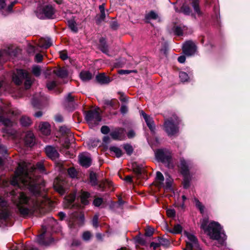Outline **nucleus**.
<instances>
[{"mask_svg":"<svg viewBox=\"0 0 250 250\" xmlns=\"http://www.w3.org/2000/svg\"><path fill=\"white\" fill-rule=\"evenodd\" d=\"M20 122L21 125L24 126H29L32 123L30 118L26 116H23L21 117L20 120Z\"/></svg>","mask_w":250,"mask_h":250,"instance_id":"a878e982","label":"nucleus"},{"mask_svg":"<svg viewBox=\"0 0 250 250\" xmlns=\"http://www.w3.org/2000/svg\"><path fill=\"white\" fill-rule=\"evenodd\" d=\"M164 129L168 136L176 135L179 131L178 125L174 124L169 119H166L165 121L164 125Z\"/></svg>","mask_w":250,"mask_h":250,"instance_id":"423d86ee","label":"nucleus"},{"mask_svg":"<svg viewBox=\"0 0 250 250\" xmlns=\"http://www.w3.org/2000/svg\"><path fill=\"white\" fill-rule=\"evenodd\" d=\"M39 129L41 132L45 135H48L50 133V125L48 123L42 122L39 125Z\"/></svg>","mask_w":250,"mask_h":250,"instance_id":"aec40b11","label":"nucleus"},{"mask_svg":"<svg viewBox=\"0 0 250 250\" xmlns=\"http://www.w3.org/2000/svg\"><path fill=\"white\" fill-rule=\"evenodd\" d=\"M32 84V81L31 79L30 75L28 76L27 78L25 79V81L24 83V85L26 89H28Z\"/></svg>","mask_w":250,"mask_h":250,"instance_id":"a18cd8bd","label":"nucleus"},{"mask_svg":"<svg viewBox=\"0 0 250 250\" xmlns=\"http://www.w3.org/2000/svg\"><path fill=\"white\" fill-rule=\"evenodd\" d=\"M52 45V42L50 39L42 38L40 39L38 45L40 47L48 48Z\"/></svg>","mask_w":250,"mask_h":250,"instance_id":"412c9836","label":"nucleus"},{"mask_svg":"<svg viewBox=\"0 0 250 250\" xmlns=\"http://www.w3.org/2000/svg\"><path fill=\"white\" fill-rule=\"evenodd\" d=\"M158 241L160 246L167 247L170 244L169 241L165 238H158Z\"/></svg>","mask_w":250,"mask_h":250,"instance_id":"4c0bfd02","label":"nucleus"},{"mask_svg":"<svg viewBox=\"0 0 250 250\" xmlns=\"http://www.w3.org/2000/svg\"><path fill=\"white\" fill-rule=\"evenodd\" d=\"M183 52L188 56L193 55L196 51V46L192 41L186 42L183 45Z\"/></svg>","mask_w":250,"mask_h":250,"instance_id":"0eeeda50","label":"nucleus"},{"mask_svg":"<svg viewBox=\"0 0 250 250\" xmlns=\"http://www.w3.org/2000/svg\"><path fill=\"white\" fill-rule=\"evenodd\" d=\"M167 231L169 232L174 233V234H178L180 233L182 230V228L181 225L179 224H177L174 226L173 229H167Z\"/></svg>","mask_w":250,"mask_h":250,"instance_id":"c85d7f7f","label":"nucleus"},{"mask_svg":"<svg viewBox=\"0 0 250 250\" xmlns=\"http://www.w3.org/2000/svg\"><path fill=\"white\" fill-rule=\"evenodd\" d=\"M92 224L93 226L97 228L98 226V216L97 215H95L92 220Z\"/></svg>","mask_w":250,"mask_h":250,"instance_id":"6e6d98bb","label":"nucleus"},{"mask_svg":"<svg viewBox=\"0 0 250 250\" xmlns=\"http://www.w3.org/2000/svg\"><path fill=\"white\" fill-rule=\"evenodd\" d=\"M68 24L70 29L74 32H77L78 28L76 26V23L73 20H69L68 21Z\"/></svg>","mask_w":250,"mask_h":250,"instance_id":"72a5a7b5","label":"nucleus"},{"mask_svg":"<svg viewBox=\"0 0 250 250\" xmlns=\"http://www.w3.org/2000/svg\"><path fill=\"white\" fill-rule=\"evenodd\" d=\"M53 72L57 76L61 78H64L68 75L67 71L65 68H60L54 70Z\"/></svg>","mask_w":250,"mask_h":250,"instance_id":"5701e85b","label":"nucleus"},{"mask_svg":"<svg viewBox=\"0 0 250 250\" xmlns=\"http://www.w3.org/2000/svg\"><path fill=\"white\" fill-rule=\"evenodd\" d=\"M36 169L43 172L44 170L43 164L38 163L35 167L31 164L21 162L19 164L15 176L10 181L11 185L14 186L29 189L34 196L37 198L36 201L33 198L29 199L17 189L10 192L12 200L17 205L20 213L22 215H27L32 209L39 210L42 212V208L47 203H49V200L42 193V188L44 184L39 186L41 180L34 178Z\"/></svg>","mask_w":250,"mask_h":250,"instance_id":"f257e3e1","label":"nucleus"},{"mask_svg":"<svg viewBox=\"0 0 250 250\" xmlns=\"http://www.w3.org/2000/svg\"><path fill=\"white\" fill-rule=\"evenodd\" d=\"M60 131L62 134H68L70 132V129L66 126H61L60 128Z\"/></svg>","mask_w":250,"mask_h":250,"instance_id":"8fccbe9b","label":"nucleus"},{"mask_svg":"<svg viewBox=\"0 0 250 250\" xmlns=\"http://www.w3.org/2000/svg\"><path fill=\"white\" fill-rule=\"evenodd\" d=\"M156 159L163 163H169L171 159V152L167 149H158L155 152Z\"/></svg>","mask_w":250,"mask_h":250,"instance_id":"39448f33","label":"nucleus"},{"mask_svg":"<svg viewBox=\"0 0 250 250\" xmlns=\"http://www.w3.org/2000/svg\"><path fill=\"white\" fill-rule=\"evenodd\" d=\"M101 131L102 133L106 134L109 132L110 129L108 126L106 125H104L101 127Z\"/></svg>","mask_w":250,"mask_h":250,"instance_id":"864d4df0","label":"nucleus"},{"mask_svg":"<svg viewBox=\"0 0 250 250\" xmlns=\"http://www.w3.org/2000/svg\"><path fill=\"white\" fill-rule=\"evenodd\" d=\"M164 181V177L161 172L157 171L156 173V182L159 187H161L163 186V182Z\"/></svg>","mask_w":250,"mask_h":250,"instance_id":"393cba45","label":"nucleus"},{"mask_svg":"<svg viewBox=\"0 0 250 250\" xmlns=\"http://www.w3.org/2000/svg\"><path fill=\"white\" fill-rule=\"evenodd\" d=\"M172 184V181L170 179H167L166 181V186L165 188L166 189H169L170 188Z\"/></svg>","mask_w":250,"mask_h":250,"instance_id":"4d7b16f0","label":"nucleus"},{"mask_svg":"<svg viewBox=\"0 0 250 250\" xmlns=\"http://www.w3.org/2000/svg\"><path fill=\"white\" fill-rule=\"evenodd\" d=\"M184 179L183 182V186L185 188H188L189 186V182L190 180V176L189 174L187 175H183Z\"/></svg>","mask_w":250,"mask_h":250,"instance_id":"c9c22d12","label":"nucleus"},{"mask_svg":"<svg viewBox=\"0 0 250 250\" xmlns=\"http://www.w3.org/2000/svg\"><path fill=\"white\" fill-rule=\"evenodd\" d=\"M75 200V196L74 195H71V196L69 197L67 200L69 204V205L68 206V207L71 208L73 205H71V204L74 202Z\"/></svg>","mask_w":250,"mask_h":250,"instance_id":"13d9d810","label":"nucleus"},{"mask_svg":"<svg viewBox=\"0 0 250 250\" xmlns=\"http://www.w3.org/2000/svg\"><path fill=\"white\" fill-rule=\"evenodd\" d=\"M24 142L27 146L31 147L35 143V139L33 133L31 131H28L26 133L24 137Z\"/></svg>","mask_w":250,"mask_h":250,"instance_id":"f3484780","label":"nucleus"},{"mask_svg":"<svg viewBox=\"0 0 250 250\" xmlns=\"http://www.w3.org/2000/svg\"><path fill=\"white\" fill-rule=\"evenodd\" d=\"M91 237V234L89 231H85L83 234V238L85 241L89 240Z\"/></svg>","mask_w":250,"mask_h":250,"instance_id":"3c124183","label":"nucleus"},{"mask_svg":"<svg viewBox=\"0 0 250 250\" xmlns=\"http://www.w3.org/2000/svg\"><path fill=\"white\" fill-rule=\"evenodd\" d=\"M118 73L121 75H127L131 73V71L128 70H119Z\"/></svg>","mask_w":250,"mask_h":250,"instance_id":"338daca9","label":"nucleus"},{"mask_svg":"<svg viewBox=\"0 0 250 250\" xmlns=\"http://www.w3.org/2000/svg\"><path fill=\"white\" fill-rule=\"evenodd\" d=\"M190 4L194 9V12L197 14L198 16L202 15V12L199 7V0H189Z\"/></svg>","mask_w":250,"mask_h":250,"instance_id":"4be33fe9","label":"nucleus"},{"mask_svg":"<svg viewBox=\"0 0 250 250\" xmlns=\"http://www.w3.org/2000/svg\"><path fill=\"white\" fill-rule=\"evenodd\" d=\"M185 28V26L183 28L179 26H175L173 28V31L176 35L181 36L182 35L183 31Z\"/></svg>","mask_w":250,"mask_h":250,"instance_id":"a19ab883","label":"nucleus"},{"mask_svg":"<svg viewBox=\"0 0 250 250\" xmlns=\"http://www.w3.org/2000/svg\"><path fill=\"white\" fill-rule=\"evenodd\" d=\"M179 78H180V80L183 82H187L189 79L188 75L184 72H180L179 73Z\"/></svg>","mask_w":250,"mask_h":250,"instance_id":"ea45409f","label":"nucleus"},{"mask_svg":"<svg viewBox=\"0 0 250 250\" xmlns=\"http://www.w3.org/2000/svg\"><path fill=\"white\" fill-rule=\"evenodd\" d=\"M79 161L82 166L87 167L90 166L91 159L89 154L83 153L79 155Z\"/></svg>","mask_w":250,"mask_h":250,"instance_id":"4468645a","label":"nucleus"},{"mask_svg":"<svg viewBox=\"0 0 250 250\" xmlns=\"http://www.w3.org/2000/svg\"><path fill=\"white\" fill-rule=\"evenodd\" d=\"M1 122H2L5 126H12L13 125V122L11 120L8 119L4 118L2 116Z\"/></svg>","mask_w":250,"mask_h":250,"instance_id":"c03bdc74","label":"nucleus"},{"mask_svg":"<svg viewBox=\"0 0 250 250\" xmlns=\"http://www.w3.org/2000/svg\"><path fill=\"white\" fill-rule=\"evenodd\" d=\"M153 234V230L150 228H147L146 230L145 235L147 236H151Z\"/></svg>","mask_w":250,"mask_h":250,"instance_id":"052dcab7","label":"nucleus"},{"mask_svg":"<svg viewBox=\"0 0 250 250\" xmlns=\"http://www.w3.org/2000/svg\"><path fill=\"white\" fill-rule=\"evenodd\" d=\"M56 86V82L55 81L48 82L46 83V86L49 90H52Z\"/></svg>","mask_w":250,"mask_h":250,"instance_id":"49530a36","label":"nucleus"},{"mask_svg":"<svg viewBox=\"0 0 250 250\" xmlns=\"http://www.w3.org/2000/svg\"><path fill=\"white\" fill-rule=\"evenodd\" d=\"M99 109L89 110L85 113V118L89 124H97L101 120Z\"/></svg>","mask_w":250,"mask_h":250,"instance_id":"20e7f679","label":"nucleus"},{"mask_svg":"<svg viewBox=\"0 0 250 250\" xmlns=\"http://www.w3.org/2000/svg\"><path fill=\"white\" fill-rule=\"evenodd\" d=\"M208 219L204 218L201 223V228L203 229L209 237L214 240H219L222 238V235L224 234L221 233V227L220 224L216 222L212 221L208 225Z\"/></svg>","mask_w":250,"mask_h":250,"instance_id":"f03ea898","label":"nucleus"},{"mask_svg":"<svg viewBox=\"0 0 250 250\" xmlns=\"http://www.w3.org/2000/svg\"><path fill=\"white\" fill-rule=\"evenodd\" d=\"M194 202L195 204V206L197 208H198L201 213H203L204 209V206L202 204V203L196 198L194 199Z\"/></svg>","mask_w":250,"mask_h":250,"instance_id":"58836bf2","label":"nucleus"},{"mask_svg":"<svg viewBox=\"0 0 250 250\" xmlns=\"http://www.w3.org/2000/svg\"><path fill=\"white\" fill-rule=\"evenodd\" d=\"M60 58L63 60H65L68 58L66 52L65 51H62L60 52Z\"/></svg>","mask_w":250,"mask_h":250,"instance_id":"5fc2aeb1","label":"nucleus"},{"mask_svg":"<svg viewBox=\"0 0 250 250\" xmlns=\"http://www.w3.org/2000/svg\"><path fill=\"white\" fill-rule=\"evenodd\" d=\"M55 13V8L50 4L38 7L35 11L37 17L41 19H53Z\"/></svg>","mask_w":250,"mask_h":250,"instance_id":"7ed1b4c3","label":"nucleus"},{"mask_svg":"<svg viewBox=\"0 0 250 250\" xmlns=\"http://www.w3.org/2000/svg\"><path fill=\"white\" fill-rule=\"evenodd\" d=\"M124 148L128 155H130L132 153L133 149L132 146H130V145H125L124 146Z\"/></svg>","mask_w":250,"mask_h":250,"instance_id":"79ce46f5","label":"nucleus"},{"mask_svg":"<svg viewBox=\"0 0 250 250\" xmlns=\"http://www.w3.org/2000/svg\"><path fill=\"white\" fill-rule=\"evenodd\" d=\"M42 56L40 54H37L35 56V61L37 62H40L42 61Z\"/></svg>","mask_w":250,"mask_h":250,"instance_id":"69168bd1","label":"nucleus"},{"mask_svg":"<svg viewBox=\"0 0 250 250\" xmlns=\"http://www.w3.org/2000/svg\"><path fill=\"white\" fill-rule=\"evenodd\" d=\"M99 8L100 11V14L97 15L95 17L96 22L98 24H100L102 21H104L106 17L104 9V4L103 3L100 5Z\"/></svg>","mask_w":250,"mask_h":250,"instance_id":"dca6fc26","label":"nucleus"},{"mask_svg":"<svg viewBox=\"0 0 250 250\" xmlns=\"http://www.w3.org/2000/svg\"><path fill=\"white\" fill-rule=\"evenodd\" d=\"M191 163L190 161H187L184 158H181L180 161L179 167L183 175L189 174V168L191 167Z\"/></svg>","mask_w":250,"mask_h":250,"instance_id":"f8f14e48","label":"nucleus"},{"mask_svg":"<svg viewBox=\"0 0 250 250\" xmlns=\"http://www.w3.org/2000/svg\"><path fill=\"white\" fill-rule=\"evenodd\" d=\"M80 76L83 81H88L92 78V74L87 71H82L80 74Z\"/></svg>","mask_w":250,"mask_h":250,"instance_id":"b1692460","label":"nucleus"},{"mask_svg":"<svg viewBox=\"0 0 250 250\" xmlns=\"http://www.w3.org/2000/svg\"><path fill=\"white\" fill-rule=\"evenodd\" d=\"M96 78L97 82L102 84H108L112 81V79L106 76L104 73L97 75Z\"/></svg>","mask_w":250,"mask_h":250,"instance_id":"6ab92c4d","label":"nucleus"},{"mask_svg":"<svg viewBox=\"0 0 250 250\" xmlns=\"http://www.w3.org/2000/svg\"><path fill=\"white\" fill-rule=\"evenodd\" d=\"M100 47L101 51L104 53H107L108 48L104 39L102 38L100 39Z\"/></svg>","mask_w":250,"mask_h":250,"instance_id":"cd10ccee","label":"nucleus"},{"mask_svg":"<svg viewBox=\"0 0 250 250\" xmlns=\"http://www.w3.org/2000/svg\"><path fill=\"white\" fill-rule=\"evenodd\" d=\"M103 200L101 198H96L93 201V204L96 207H99L103 203Z\"/></svg>","mask_w":250,"mask_h":250,"instance_id":"09e8293b","label":"nucleus"},{"mask_svg":"<svg viewBox=\"0 0 250 250\" xmlns=\"http://www.w3.org/2000/svg\"><path fill=\"white\" fill-rule=\"evenodd\" d=\"M147 125L151 131H154L155 129V125L154 121L150 117L148 119H146L145 120Z\"/></svg>","mask_w":250,"mask_h":250,"instance_id":"2f4dec72","label":"nucleus"},{"mask_svg":"<svg viewBox=\"0 0 250 250\" xmlns=\"http://www.w3.org/2000/svg\"><path fill=\"white\" fill-rule=\"evenodd\" d=\"M90 194L85 191H82L80 196L81 200L83 205H87L88 203L87 199L89 198Z\"/></svg>","mask_w":250,"mask_h":250,"instance_id":"bb28decb","label":"nucleus"},{"mask_svg":"<svg viewBox=\"0 0 250 250\" xmlns=\"http://www.w3.org/2000/svg\"><path fill=\"white\" fill-rule=\"evenodd\" d=\"M180 11L185 15H189L191 13V10L189 7L186 4H184L181 8Z\"/></svg>","mask_w":250,"mask_h":250,"instance_id":"f704fd0d","label":"nucleus"},{"mask_svg":"<svg viewBox=\"0 0 250 250\" xmlns=\"http://www.w3.org/2000/svg\"><path fill=\"white\" fill-rule=\"evenodd\" d=\"M158 17V15L155 12L151 11L146 15L145 18L146 20H155Z\"/></svg>","mask_w":250,"mask_h":250,"instance_id":"7c9ffc66","label":"nucleus"},{"mask_svg":"<svg viewBox=\"0 0 250 250\" xmlns=\"http://www.w3.org/2000/svg\"><path fill=\"white\" fill-rule=\"evenodd\" d=\"M90 183L92 186H98V188H104L106 186H110L111 183L109 181H103L98 182L96 174L92 172L89 175Z\"/></svg>","mask_w":250,"mask_h":250,"instance_id":"6e6552de","label":"nucleus"},{"mask_svg":"<svg viewBox=\"0 0 250 250\" xmlns=\"http://www.w3.org/2000/svg\"><path fill=\"white\" fill-rule=\"evenodd\" d=\"M17 3L16 1H13L11 3L10 5H8L6 10L8 12H11L12 10V8L14 5Z\"/></svg>","mask_w":250,"mask_h":250,"instance_id":"e2e57ef3","label":"nucleus"},{"mask_svg":"<svg viewBox=\"0 0 250 250\" xmlns=\"http://www.w3.org/2000/svg\"><path fill=\"white\" fill-rule=\"evenodd\" d=\"M68 174L71 178H75L77 176V171L73 167H70L67 170Z\"/></svg>","mask_w":250,"mask_h":250,"instance_id":"37998d69","label":"nucleus"},{"mask_svg":"<svg viewBox=\"0 0 250 250\" xmlns=\"http://www.w3.org/2000/svg\"><path fill=\"white\" fill-rule=\"evenodd\" d=\"M7 206V203L5 200L0 197V220H6L10 215Z\"/></svg>","mask_w":250,"mask_h":250,"instance_id":"1a4fd4ad","label":"nucleus"},{"mask_svg":"<svg viewBox=\"0 0 250 250\" xmlns=\"http://www.w3.org/2000/svg\"><path fill=\"white\" fill-rule=\"evenodd\" d=\"M136 241H137V242H138L139 244L142 245H145L146 244L145 241L142 237H137L136 238Z\"/></svg>","mask_w":250,"mask_h":250,"instance_id":"bf43d9fd","label":"nucleus"},{"mask_svg":"<svg viewBox=\"0 0 250 250\" xmlns=\"http://www.w3.org/2000/svg\"><path fill=\"white\" fill-rule=\"evenodd\" d=\"M117 103L116 100H105L104 101V104L108 106L114 107Z\"/></svg>","mask_w":250,"mask_h":250,"instance_id":"e433bc0d","label":"nucleus"},{"mask_svg":"<svg viewBox=\"0 0 250 250\" xmlns=\"http://www.w3.org/2000/svg\"><path fill=\"white\" fill-rule=\"evenodd\" d=\"M167 213L168 217H173L175 216V211L173 209H167Z\"/></svg>","mask_w":250,"mask_h":250,"instance_id":"603ef678","label":"nucleus"},{"mask_svg":"<svg viewBox=\"0 0 250 250\" xmlns=\"http://www.w3.org/2000/svg\"><path fill=\"white\" fill-rule=\"evenodd\" d=\"M150 246L153 247V250H156V249L160 246L159 242L157 243L152 242L150 244Z\"/></svg>","mask_w":250,"mask_h":250,"instance_id":"774afa93","label":"nucleus"},{"mask_svg":"<svg viewBox=\"0 0 250 250\" xmlns=\"http://www.w3.org/2000/svg\"><path fill=\"white\" fill-rule=\"evenodd\" d=\"M41 68L39 66H35L33 68L32 72L36 76H39L41 74Z\"/></svg>","mask_w":250,"mask_h":250,"instance_id":"de8ad7c7","label":"nucleus"},{"mask_svg":"<svg viewBox=\"0 0 250 250\" xmlns=\"http://www.w3.org/2000/svg\"><path fill=\"white\" fill-rule=\"evenodd\" d=\"M29 75V74L25 70H18L17 73L13 76V80L16 84L20 85L21 83L22 80L25 79Z\"/></svg>","mask_w":250,"mask_h":250,"instance_id":"9b49d317","label":"nucleus"},{"mask_svg":"<svg viewBox=\"0 0 250 250\" xmlns=\"http://www.w3.org/2000/svg\"><path fill=\"white\" fill-rule=\"evenodd\" d=\"M125 129L123 128H117L112 131L110 135L114 140H121L124 133Z\"/></svg>","mask_w":250,"mask_h":250,"instance_id":"a211bd4d","label":"nucleus"},{"mask_svg":"<svg viewBox=\"0 0 250 250\" xmlns=\"http://www.w3.org/2000/svg\"><path fill=\"white\" fill-rule=\"evenodd\" d=\"M109 150L111 152H113L117 157H120L122 155V151L121 149L116 146H111Z\"/></svg>","mask_w":250,"mask_h":250,"instance_id":"c756f323","label":"nucleus"},{"mask_svg":"<svg viewBox=\"0 0 250 250\" xmlns=\"http://www.w3.org/2000/svg\"><path fill=\"white\" fill-rule=\"evenodd\" d=\"M5 113L6 114H11L13 116H16V115L20 114V111L17 109L11 108V109H9L8 110H4L2 111V113H1L2 114H4Z\"/></svg>","mask_w":250,"mask_h":250,"instance_id":"473e14b6","label":"nucleus"},{"mask_svg":"<svg viewBox=\"0 0 250 250\" xmlns=\"http://www.w3.org/2000/svg\"><path fill=\"white\" fill-rule=\"evenodd\" d=\"M45 153L47 156L53 160H56L59 156L57 150L51 146H47L45 147Z\"/></svg>","mask_w":250,"mask_h":250,"instance_id":"ddd939ff","label":"nucleus"},{"mask_svg":"<svg viewBox=\"0 0 250 250\" xmlns=\"http://www.w3.org/2000/svg\"><path fill=\"white\" fill-rule=\"evenodd\" d=\"M43 235H44V233H42L41 234L39 237H38V239H37V241L38 242V243L41 244V245H44V241L43 240Z\"/></svg>","mask_w":250,"mask_h":250,"instance_id":"680f3d73","label":"nucleus"},{"mask_svg":"<svg viewBox=\"0 0 250 250\" xmlns=\"http://www.w3.org/2000/svg\"><path fill=\"white\" fill-rule=\"evenodd\" d=\"M110 27L113 29H116L118 27V24L117 21H113L110 23Z\"/></svg>","mask_w":250,"mask_h":250,"instance_id":"0e129e2a","label":"nucleus"},{"mask_svg":"<svg viewBox=\"0 0 250 250\" xmlns=\"http://www.w3.org/2000/svg\"><path fill=\"white\" fill-rule=\"evenodd\" d=\"M188 240L186 241V248L184 250H192L194 247L198 245V240L197 238L192 234L185 232Z\"/></svg>","mask_w":250,"mask_h":250,"instance_id":"9d476101","label":"nucleus"},{"mask_svg":"<svg viewBox=\"0 0 250 250\" xmlns=\"http://www.w3.org/2000/svg\"><path fill=\"white\" fill-rule=\"evenodd\" d=\"M76 105L74 97L71 93H69L66 97L65 106L68 110H73L75 108Z\"/></svg>","mask_w":250,"mask_h":250,"instance_id":"2eb2a0df","label":"nucleus"}]
</instances>
